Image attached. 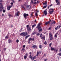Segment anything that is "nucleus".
<instances>
[{
	"instance_id": "nucleus-19",
	"label": "nucleus",
	"mask_w": 61,
	"mask_h": 61,
	"mask_svg": "<svg viewBox=\"0 0 61 61\" xmlns=\"http://www.w3.org/2000/svg\"><path fill=\"white\" fill-rule=\"evenodd\" d=\"M39 48L40 49H42V45H40L39 46Z\"/></svg>"
},
{
	"instance_id": "nucleus-31",
	"label": "nucleus",
	"mask_w": 61,
	"mask_h": 61,
	"mask_svg": "<svg viewBox=\"0 0 61 61\" xmlns=\"http://www.w3.org/2000/svg\"><path fill=\"white\" fill-rule=\"evenodd\" d=\"M31 30V28L30 27L29 28H28V29L27 30Z\"/></svg>"
},
{
	"instance_id": "nucleus-52",
	"label": "nucleus",
	"mask_w": 61,
	"mask_h": 61,
	"mask_svg": "<svg viewBox=\"0 0 61 61\" xmlns=\"http://www.w3.org/2000/svg\"><path fill=\"white\" fill-rule=\"evenodd\" d=\"M36 2H34V4H36Z\"/></svg>"
},
{
	"instance_id": "nucleus-20",
	"label": "nucleus",
	"mask_w": 61,
	"mask_h": 61,
	"mask_svg": "<svg viewBox=\"0 0 61 61\" xmlns=\"http://www.w3.org/2000/svg\"><path fill=\"white\" fill-rule=\"evenodd\" d=\"M11 5H10V6H11V7H12V6H13V3L12 2H11Z\"/></svg>"
},
{
	"instance_id": "nucleus-53",
	"label": "nucleus",
	"mask_w": 61,
	"mask_h": 61,
	"mask_svg": "<svg viewBox=\"0 0 61 61\" xmlns=\"http://www.w3.org/2000/svg\"><path fill=\"white\" fill-rule=\"evenodd\" d=\"M40 37H41V38L42 37V36L40 35Z\"/></svg>"
},
{
	"instance_id": "nucleus-63",
	"label": "nucleus",
	"mask_w": 61,
	"mask_h": 61,
	"mask_svg": "<svg viewBox=\"0 0 61 61\" xmlns=\"http://www.w3.org/2000/svg\"><path fill=\"white\" fill-rule=\"evenodd\" d=\"M3 2V0H1L0 1V2Z\"/></svg>"
},
{
	"instance_id": "nucleus-60",
	"label": "nucleus",
	"mask_w": 61,
	"mask_h": 61,
	"mask_svg": "<svg viewBox=\"0 0 61 61\" xmlns=\"http://www.w3.org/2000/svg\"><path fill=\"white\" fill-rule=\"evenodd\" d=\"M4 50H6V48H4Z\"/></svg>"
},
{
	"instance_id": "nucleus-56",
	"label": "nucleus",
	"mask_w": 61,
	"mask_h": 61,
	"mask_svg": "<svg viewBox=\"0 0 61 61\" xmlns=\"http://www.w3.org/2000/svg\"><path fill=\"white\" fill-rule=\"evenodd\" d=\"M55 29L56 30H57V29H58V28H57H57H56Z\"/></svg>"
},
{
	"instance_id": "nucleus-11",
	"label": "nucleus",
	"mask_w": 61,
	"mask_h": 61,
	"mask_svg": "<svg viewBox=\"0 0 61 61\" xmlns=\"http://www.w3.org/2000/svg\"><path fill=\"white\" fill-rule=\"evenodd\" d=\"M32 48H37V46L36 45H33L32 46Z\"/></svg>"
},
{
	"instance_id": "nucleus-3",
	"label": "nucleus",
	"mask_w": 61,
	"mask_h": 61,
	"mask_svg": "<svg viewBox=\"0 0 61 61\" xmlns=\"http://www.w3.org/2000/svg\"><path fill=\"white\" fill-rule=\"evenodd\" d=\"M49 36L50 40H51L53 39V37L52 36V35L51 33L50 32L49 33Z\"/></svg>"
},
{
	"instance_id": "nucleus-36",
	"label": "nucleus",
	"mask_w": 61,
	"mask_h": 61,
	"mask_svg": "<svg viewBox=\"0 0 61 61\" xmlns=\"http://www.w3.org/2000/svg\"><path fill=\"white\" fill-rule=\"evenodd\" d=\"M51 49L52 51H53V50H54V48L51 47Z\"/></svg>"
},
{
	"instance_id": "nucleus-46",
	"label": "nucleus",
	"mask_w": 61,
	"mask_h": 61,
	"mask_svg": "<svg viewBox=\"0 0 61 61\" xmlns=\"http://www.w3.org/2000/svg\"><path fill=\"white\" fill-rule=\"evenodd\" d=\"M46 6H44L43 8H46Z\"/></svg>"
},
{
	"instance_id": "nucleus-48",
	"label": "nucleus",
	"mask_w": 61,
	"mask_h": 61,
	"mask_svg": "<svg viewBox=\"0 0 61 61\" xmlns=\"http://www.w3.org/2000/svg\"><path fill=\"white\" fill-rule=\"evenodd\" d=\"M52 45V43H51L50 44H49L50 46H51Z\"/></svg>"
},
{
	"instance_id": "nucleus-1",
	"label": "nucleus",
	"mask_w": 61,
	"mask_h": 61,
	"mask_svg": "<svg viewBox=\"0 0 61 61\" xmlns=\"http://www.w3.org/2000/svg\"><path fill=\"white\" fill-rule=\"evenodd\" d=\"M42 24L41 23H40L39 24L38 26L36 27L37 28H38V30H39V31H42V29H41V27L40 26V25H42Z\"/></svg>"
},
{
	"instance_id": "nucleus-21",
	"label": "nucleus",
	"mask_w": 61,
	"mask_h": 61,
	"mask_svg": "<svg viewBox=\"0 0 61 61\" xmlns=\"http://www.w3.org/2000/svg\"><path fill=\"white\" fill-rule=\"evenodd\" d=\"M36 56H34L33 58H32V60H34V59H36Z\"/></svg>"
},
{
	"instance_id": "nucleus-62",
	"label": "nucleus",
	"mask_w": 61,
	"mask_h": 61,
	"mask_svg": "<svg viewBox=\"0 0 61 61\" xmlns=\"http://www.w3.org/2000/svg\"><path fill=\"white\" fill-rule=\"evenodd\" d=\"M28 43L29 44H30V41H29V42H28Z\"/></svg>"
},
{
	"instance_id": "nucleus-13",
	"label": "nucleus",
	"mask_w": 61,
	"mask_h": 61,
	"mask_svg": "<svg viewBox=\"0 0 61 61\" xmlns=\"http://www.w3.org/2000/svg\"><path fill=\"white\" fill-rule=\"evenodd\" d=\"M50 21H51L46 22L45 23L46 25H49L50 23Z\"/></svg>"
},
{
	"instance_id": "nucleus-61",
	"label": "nucleus",
	"mask_w": 61,
	"mask_h": 61,
	"mask_svg": "<svg viewBox=\"0 0 61 61\" xmlns=\"http://www.w3.org/2000/svg\"><path fill=\"white\" fill-rule=\"evenodd\" d=\"M35 23H36V20H35Z\"/></svg>"
},
{
	"instance_id": "nucleus-33",
	"label": "nucleus",
	"mask_w": 61,
	"mask_h": 61,
	"mask_svg": "<svg viewBox=\"0 0 61 61\" xmlns=\"http://www.w3.org/2000/svg\"><path fill=\"white\" fill-rule=\"evenodd\" d=\"M33 14H34V13L33 12L32 13L31 15V16H33Z\"/></svg>"
},
{
	"instance_id": "nucleus-2",
	"label": "nucleus",
	"mask_w": 61,
	"mask_h": 61,
	"mask_svg": "<svg viewBox=\"0 0 61 61\" xmlns=\"http://www.w3.org/2000/svg\"><path fill=\"white\" fill-rule=\"evenodd\" d=\"M54 9H50V10L49 11V13L50 14H52V13L54 11Z\"/></svg>"
},
{
	"instance_id": "nucleus-14",
	"label": "nucleus",
	"mask_w": 61,
	"mask_h": 61,
	"mask_svg": "<svg viewBox=\"0 0 61 61\" xmlns=\"http://www.w3.org/2000/svg\"><path fill=\"white\" fill-rule=\"evenodd\" d=\"M20 35V36H24V32H23V33H21Z\"/></svg>"
},
{
	"instance_id": "nucleus-42",
	"label": "nucleus",
	"mask_w": 61,
	"mask_h": 61,
	"mask_svg": "<svg viewBox=\"0 0 61 61\" xmlns=\"http://www.w3.org/2000/svg\"><path fill=\"white\" fill-rule=\"evenodd\" d=\"M44 44L45 45H46L47 43H46V41H45V42L44 43Z\"/></svg>"
},
{
	"instance_id": "nucleus-15",
	"label": "nucleus",
	"mask_w": 61,
	"mask_h": 61,
	"mask_svg": "<svg viewBox=\"0 0 61 61\" xmlns=\"http://www.w3.org/2000/svg\"><path fill=\"white\" fill-rule=\"evenodd\" d=\"M36 34V32L35 31V32H33V33H32V36L34 35H35V34Z\"/></svg>"
},
{
	"instance_id": "nucleus-49",
	"label": "nucleus",
	"mask_w": 61,
	"mask_h": 61,
	"mask_svg": "<svg viewBox=\"0 0 61 61\" xmlns=\"http://www.w3.org/2000/svg\"><path fill=\"white\" fill-rule=\"evenodd\" d=\"M25 48H23L22 50H25Z\"/></svg>"
},
{
	"instance_id": "nucleus-37",
	"label": "nucleus",
	"mask_w": 61,
	"mask_h": 61,
	"mask_svg": "<svg viewBox=\"0 0 61 61\" xmlns=\"http://www.w3.org/2000/svg\"><path fill=\"white\" fill-rule=\"evenodd\" d=\"M36 36H39L40 35V33H38L36 35Z\"/></svg>"
},
{
	"instance_id": "nucleus-4",
	"label": "nucleus",
	"mask_w": 61,
	"mask_h": 61,
	"mask_svg": "<svg viewBox=\"0 0 61 61\" xmlns=\"http://www.w3.org/2000/svg\"><path fill=\"white\" fill-rule=\"evenodd\" d=\"M31 8V6L30 5H27L26 6V9L27 10H29Z\"/></svg>"
},
{
	"instance_id": "nucleus-34",
	"label": "nucleus",
	"mask_w": 61,
	"mask_h": 61,
	"mask_svg": "<svg viewBox=\"0 0 61 61\" xmlns=\"http://www.w3.org/2000/svg\"><path fill=\"white\" fill-rule=\"evenodd\" d=\"M11 40H9V43H10V42H11Z\"/></svg>"
},
{
	"instance_id": "nucleus-57",
	"label": "nucleus",
	"mask_w": 61,
	"mask_h": 61,
	"mask_svg": "<svg viewBox=\"0 0 61 61\" xmlns=\"http://www.w3.org/2000/svg\"><path fill=\"white\" fill-rule=\"evenodd\" d=\"M52 5H50V7L51 6H52Z\"/></svg>"
},
{
	"instance_id": "nucleus-55",
	"label": "nucleus",
	"mask_w": 61,
	"mask_h": 61,
	"mask_svg": "<svg viewBox=\"0 0 61 61\" xmlns=\"http://www.w3.org/2000/svg\"><path fill=\"white\" fill-rule=\"evenodd\" d=\"M50 29H51V27H50L49 29V30H50Z\"/></svg>"
},
{
	"instance_id": "nucleus-12",
	"label": "nucleus",
	"mask_w": 61,
	"mask_h": 61,
	"mask_svg": "<svg viewBox=\"0 0 61 61\" xmlns=\"http://www.w3.org/2000/svg\"><path fill=\"white\" fill-rule=\"evenodd\" d=\"M24 36H26L28 35V33L27 32H24Z\"/></svg>"
},
{
	"instance_id": "nucleus-27",
	"label": "nucleus",
	"mask_w": 61,
	"mask_h": 61,
	"mask_svg": "<svg viewBox=\"0 0 61 61\" xmlns=\"http://www.w3.org/2000/svg\"><path fill=\"white\" fill-rule=\"evenodd\" d=\"M38 55H39V52H37V53L36 56H38Z\"/></svg>"
},
{
	"instance_id": "nucleus-47",
	"label": "nucleus",
	"mask_w": 61,
	"mask_h": 61,
	"mask_svg": "<svg viewBox=\"0 0 61 61\" xmlns=\"http://www.w3.org/2000/svg\"><path fill=\"white\" fill-rule=\"evenodd\" d=\"M31 3L32 4H33V0H31Z\"/></svg>"
},
{
	"instance_id": "nucleus-54",
	"label": "nucleus",
	"mask_w": 61,
	"mask_h": 61,
	"mask_svg": "<svg viewBox=\"0 0 61 61\" xmlns=\"http://www.w3.org/2000/svg\"><path fill=\"white\" fill-rule=\"evenodd\" d=\"M30 56H31V52H30Z\"/></svg>"
},
{
	"instance_id": "nucleus-8",
	"label": "nucleus",
	"mask_w": 61,
	"mask_h": 61,
	"mask_svg": "<svg viewBox=\"0 0 61 61\" xmlns=\"http://www.w3.org/2000/svg\"><path fill=\"white\" fill-rule=\"evenodd\" d=\"M43 14L44 15H47V12L46 11V10H45V11H44Z\"/></svg>"
},
{
	"instance_id": "nucleus-35",
	"label": "nucleus",
	"mask_w": 61,
	"mask_h": 61,
	"mask_svg": "<svg viewBox=\"0 0 61 61\" xmlns=\"http://www.w3.org/2000/svg\"><path fill=\"white\" fill-rule=\"evenodd\" d=\"M57 55H59V56H61V53H59Z\"/></svg>"
},
{
	"instance_id": "nucleus-10",
	"label": "nucleus",
	"mask_w": 61,
	"mask_h": 61,
	"mask_svg": "<svg viewBox=\"0 0 61 61\" xmlns=\"http://www.w3.org/2000/svg\"><path fill=\"white\" fill-rule=\"evenodd\" d=\"M20 14V13L18 11L17 13H16V15L17 16H19V15Z\"/></svg>"
},
{
	"instance_id": "nucleus-9",
	"label": "nucleus",
	"mask_w": 61,
	"mask_h": 61,
	"mask_svg": "<svg viewBox=\"0 0 61 61\" xmlns=\"http://www.w3.org/2000/svg\"><path fill=\"white\" fill-rule=\"evenodd\" d=\"M31 40H32V41H34L35 40V39H34V38H29V41H31Z\"/></svg>"
},
{
	"instance_id": "nucleus-59",
	"label": "nucleus",
	"mask_w": 61,
	"mask_h": 61,
	"mask_svg": "<svg viewBox=\"0 0 61 61\" xmlns=\"http://www.w3.org/2000/svg\"><path fill=\"white\" fill-rule=\"evenodd\" d=\"M47 60V59H45V61H46Z\"/></svg>"
},
{
	"instance_id": "nucleus-30",
	"label": "nucleus",
	"mask_w": 61,
	"mask_h": 61,
	"mask_svg": "<svg viewBox=\"0 0 61 61\" xmlns=\"http://www.w3.org/2000/svg\"><path fill=\"white\" fill-rule=\"evenodd\" d=\"M13 16V15H9V16L10 17H12Z\"/></svg>"
},
{
	"instance_id": "nucleus-29",
	"label": "nucleus",
	"mask_w": 61,
	"mask_h": 61,
	"mask_svg": "<svg viewBox=\"0 0 61 61\" xmlns=\"http://www.w3.org/2000/svg\"><path fill=\"white\" fill-rule=\"evenodd\" d=\"M55 21H53L52 22V23L51 24L52 25H53V24H55Z\"/></svg>"
},
{
	"instance_id": "nucleus-28",
	"label": "nucleus",
	"mask_w": 61,
	"mask_h": 61,
	"mask_svg": "<svg viewBox=\"0 0 61 61\" xmlns=\"http://www.w3.org/2000/svg\"><path fill=\"white\" fill-rule=\"evenodd\" d=\"M26 26L27 29H28V27H29V25H27Z\"/></svg>"
},
{
	"instance_id": "nucleus-45",
	"label": "nucleus",
	"mask_w": 61,
	"mask_h": 61,
	"mask_svg": "<svg viewBox=\"0 0 61 61\" xmlns=\"http://www.w3.org/2000/svg\"><path fill=\"white\" fill-rule=\"evenodd\" d=\"M35 15L36 16H38V15H37V13H36L35 14Z\"/></svg>"
},
{
	"instance_id": "nucleus-39",
	"label": "nucleus",
	"mask_w": 61,
	"mask_h": 61,
	"mask_svg": "<svg viewBox=\"0 0 61 61\" xmlns=\"http://www.w3.org/2000/svg\"><path fill=\"white\" fill-rule=\"evenodd\" d=\"M45 36H43V37H42L41 38V39H45Z\"/></svg>"
},
{
	"instance_id": "nucleus-7",
	"label": "nucleus",
	"mask_w": 61,
	"mask_h": 61,
	"mask_svg": "<svg viewBox=\"0 0 61 61\" xmlns=\"http://www.w3.org/2000/svg\"><path fill=\"white\" fill-rule=\"evenodd\" d=\"M4 9V7H3V6L2 5V3H0V11Z\"/></svg>"
},
{
	"instance_id": "nucleus-16",
	"label": "nucleus",
	"mask_w": 61,
	"mask_h": 61,
	"mask_svg": "<svg viewBox=\"0 0 61 61\" xmlns=\"http://www.w3.org/2000/svg\"><path fill=\"white\" fill-rule=\"evenodd\" d=\"M11 7H12L10 6H9L7 7V9L8 10H10V9L11 8Z\"/></svg>"
},
{
	"instance_id": "nucleus-5",
	"label": "nucleus",
	"mask_w": 61,
	"mask_h": 61,
	"mask_svg": "<svg viewBox=\"0 0 61 61\" xmlns=\"http://www.w3.org/2000/svg\"><path fill=\"white\" fill-rule=\"evenodd\" d=\"M21 7L22 8L24 9L25 10H26V9L25 8V5L24 4L21 5Z\"/></svg>"
},
{
	"instance_id": "nucleus-24",
	"label": "nucleus",
	"mask_w": 61,
	"mask_h": 61,
	"mask_svg": "<svg viewBox=\"0 0 61 61\" xmlns=\"http://www.w3.org/2000/svg\"><path fill=\"white\" fill-rule=\"evenodd\" d=\"M54 50L55 51H56V52H57V51H58V50L57 49L56 50V48H55L54 49Z\"/></svg>"
},
{
	"instance_id": "nucleus-44",
	"label": "nucleus",
	"mask_w": 61,
	"mask_h": 61,
	"mask_svg": "<svg viewBox=\"0 0 61 61\" xmlns=\"http://www.w3.org/2000/svg\"><path fill=\"white\" fill-rule=\"evenodd\" d=\"M23 48H25V45H24L23 46Z\"/></svg>"
},
{
	"instance_id": "nucleus-23",
	"label": "nucleus",
	"mask_w": 61,
	"mask_h": 61,
	"mask_svg": "<svg viewBox=\"0 0 61 61\" xmlns=\"http://www.w3.org/2000/svg\"><path fill=\"white\" fill-rule=\"evenodd\" d=\"M30 58L31 59L33 60V57L32 56H31L30 55Z\"/></svg>"
},
{
	"instance_id": "nucleus-41",
	"label": "nucleus",
	"mask_w": 61,
	"mask_h": 61,
	"mask_svg": "<svg viewBox=\"0 0 61 61\" xmlns=\"http://www.w3.org/2000/svg\"><path fill=\"white\" fill-rule=\"evenodd\" d=\"M8 38V36H6V37H5V38L6 39H7V38Z\"/></svg>"
},
{
	"instance_id": "nucleus-18",
	"label": "nucleus",
	"mask_w": 61,
	"mask_h": 61,
	"mask_svg": "<svg viewBox=\"0 0 61 61\" xmlns=\"http://www.w3.org/2000/svg\"><path fill=\"white\" fill-rule=\"evenodd\" d=\"M30 36V35H28L27 36L25 37V38L26 39H27V38H28V37Z\"/></svg>"
},
{
	"instance_id": "nucleus-64",
	"label": "nucleus",
	"mask_w": 61,
	"mask_h": 61,
	"mask_svg": "<svg viewBox=\"0 0 61 61\" xmlns=\"http://www.w3.org/2000/svg\"><path fill=\"white\" fill-rule=\"evenodd\" d=\"M2 16H4V14H2Z\"/></svg>"
},
{
	"instance_id": "nucleus-17",
	"label": "nucleus",
	"mask_w": 61,
	"mask_h": 61,
	"mask_svg": "<svg viewBox=\"0 0 61 61\" xmlns=\"http://www.w3.org/2000/svg\"><path fill=\"white\" fill-rule=\"evenodd\" d=\"M58 32H57L55 34L54 36L55 37H57V34H58Z\"/></svg>"
},
{
	"instance_id": "nucleus-25",
	"label": "nucleus",
	"mask_w": 61,
	"mask_h": 61,
	"mask_svg": "<svg viewBox=\"0 0 61 61\" xmlns=\"http://www.w3.org/2000/svg\"><path fill=\"white\" fill-rule=\"evenodd\" d=\"M60 27H61V26L60 25H59V26H57V28H58V29H59V28H60Z\"/></svg>"
},
{
	"instance_id": "nucleus-6",
	"label": "nucleus",
	"mask_w": 61,
	"mask_h": 61,
	"mask_svg": "<svg viewBox=\"0 0 61 61\" xmlns=\"http://www.w3.org/2000/svg\"><path fill=\"white\" fill-rule=\"evenodd\" d=\"M23 15L24 17L25 18H26L27 17V16L28 15V14H26V13H24Z\"/></svg>"
},
{
	"instance_id": "nucleus-58",
	"label": "nucleus",
	"mask_w": 61,
	"mask_h": 61,
	"mask_svg": "<svg viewBox=\"0 0 61 61\" xmlns=\"http://www.w3.org/2000/svg\"><path fill=\"white\" fill-rule=\"evenodd\" d=\"M60 51L61 52V48H60Z\"/></svg>"
},
{
	"instance_id": "nucleus-32",
	"label": "nucleus",
	"mask_w": 61,
	"mask_h": 61,
	"mask_svg": "<svg viewBox=\"0 0 61 61\" xmlns=\"http://www.w3.org/2000/svg\"><path fill=\"white\" fill-rule=\"evenodd\" d=\"M27 56H24V59H26V58L27 57Z\"/></svg>"
},
{
	"instance_id": "nucleus-40",
	"label": "nucleus",
	"mask_w": 61,
	"mask_h": 61,
	"mask_svg": "<svg viewBox=\"0 0 61 61\" xmlns=\"http://www.w3.org/2000/svg\"><path fill=\"white\" fill-rule=\"evenodd\" d=\"M16 42L17 43H18L19 42V40H17L16 41Z\"/></svg>"
},
{
	"instance_id": "nucleus-50",
	"label": "nucleus",
	"mask_w": 61,
	"mask_h": 61,
	"mask_svg": "<svg viewBox=\"0 0 61 61\" xmlns=\"http://www.w3.org/2000/svg\"><path fill=\"white\" fill-rule=\"evenodd\" d=\"M36 12H38V11H37V10H36L35 11V13H36Z\"/></svg>"
},
{
	"instance_id": "nucleus-38",
	"label": "nucleus",
	"mask_w": 61,
	"mask_h": 61,
	"mask_svg": "<svg viewBox=\"0 0 61 61\" xmlns=\"http://www.w3.org/2000/svg\"><path fill=\"white\" fill-rule=\"evenodd\" d=\"M57 5H60V2H58L57 4Z\"/></svg>"
},
{
	"instance_id": "nucleus-22",
	"label": "nucleus",
	"mask_w": 61,
	"mask_h": 61,
	"mask_svg": "<svg viewBox=\"0 0 61 61\" xmlns=\"http://www.w3.org/2000/svg\"><path fill=\"white\" fill-rule=\"evenodd\" d=\"M47 1H46L45 2V3H43V5H46L47 4Z\"/></svg>"
},
{
	"instance_id": "nucleus-26",
	"label": "nucleus",
	"mask_w": 61,
	"mask_h": 61,
	"mask_svg": "<svg viewBox=\"0 0 61 61\" xmlns=\"http://www.w3.org/2000/svg\"><path fill=\"white\" fill-rule=\"evenodd\" d=\"M35 26H36V24H35L34 25H32V28H34L35 27Z\"/></svg>"
},
{
	"instance_id": "nucleus-43",
	"label": "nucleus",
	"mask_w": 61,
	"mask_h": 61,
	"mask_svg": "<svg viewBox=\"0 0 61 61\" xmlns=\"http://www.w3.org/2000/svg\"><path fill=\"white\" fill-rule=\"evenodd\" d=\"M3 13H5V10H3Z\"/></svg>"
},
{
	"instance_id": "nucleus-51",
	"label": "nucleus",
	"mask_w": 61,
	"mask_h": 61,
	"mask_svg": "<svg viewBox=\"0 0 61 61\" xmlns=\"http://www.w3.org/2000/svg\"><path fill=\"white\" fill-rule=\"evenodd\" d=\"M56 3H57L58 2V0H56Z\"/></svg>"
}]
</instances>
